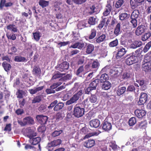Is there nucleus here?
Returning <instances> with one entry per match:
<instances>
[{"mask_svg":"<svg viewBox=\"0 0 151 151\" xmlns=\"http://www.w3.org/2000/svg\"><path fill=\"white\" fill-rule=\"evenodd\" d=\"M29 85V86L33 85L34 82L29 78L24 81Z\"/></svg>","mask_w":151,"mask_h":151,"instance_id":"nucleus-63","label":"nucleus"},{"mask_svg":"<svg viewBox=\"0 0 151 151\" xmlns=\"http://www.w3.org/2000/svg\"><path fill=\"white\" fill-rule=\"evenodd\" d=\"M121 25L119 23H118L114 28V33L116 36H118L121 33Z\"/></svg>","mask_w":151,"mask_h":151,"instance_id":"nucleus-21","label":"nucleus"},{"mask_svg":"<svg viewBox=\"0 0 151 151\" xmlns=\"http://www.w3.org/2000/svg\"><path fill=\"white\" fill-rule=\"evenodd\" d=\"M112 8L111 5L110 4H108L106 6L105 11L103 13V14L104 16H108L111 11Z\"/></svg>","mask_w":151,"mask_h":151,"instance_id":"nucleus-16","label":"nucleus"},{"mask_svg":"<svg viewBox=\"0 0 151 151\" xmlns=\"http://www.w3.org/2000/svg\"><path fill=\"white\" fill-rule=\"evenodd\" d=\"M33 36L35 39L37 41H38L40 39V36L39 32H35L33 33Z\"/></svg>","mask_w":151,"mask_h":151,"instance_id":"nucleus-51","label":"nucleus"},{"mask_svg":"<svg viewBox=\"0 0 151 151\" xmlns=\"http://www.w3.org/2000/svg\"><path fill=\"white\" fill-rule=\"evenodd\" d=\"M151 46V41L148 42L145 46L143 51L145 53L147 52Z\"/></svg>","mask_w":151,"mask_h":151,"instance_id":"nucleus-48","label":"nucleus"},{"mask_svg":"<svg viewBox=\"0 0 151 151\" xmlns=\"http://www.w3.org/2000/svg\"><path fill=\"white\" fill-rule=\"evenodd\" d=\"M23 121L25 125L31 124H32L34 123V121L31 117H27L23 119Z\"/></svg>","mask_w":151,"mask_h":151,"instance_id":"nucleus-20","label":"nucleus"},{"mask_svg":"<svg viewBox=\"0 0 151 151\" xmlns=\"http://www.w3.org/2000/svg\"><path fill=\"white\" fill-rule=\"evenodd\" d=\"M151 34L150 32H147L144 34L142 37V40L143 41H145L151 36Z\"/></svg>","mask_w":151,"mask_h":151,"instance_id":"nucleus-43","label":"nucleus"},{"mask_svg":"<svg viewBox=\"0 0 151 151\" xmlns=\"http://www.w3.org/2000/svg\"><path fill=\"white\" fill-rule=\"evenodd\" d=\"M106 37L105 35L102 34L96 39V41L97 42L99 43L104 41L105 40Z\"/></svg>","mask_w":151,"mask_h":151,"instance_id":"nucleus-44","label":"nucleus"},{"mask_svg":"<svg viewBox=\"0 0 151 151\" xmlns=\"http://www.w3.org/2000/svg\"><path fill=\"white\" fill-rule=\"evenodd\" d=\"M25 91L21 90H19L16 94L17 95L18 98H22L24 96H25Z\"/></svg>","mask_w":151,"mask_h":151,"instance_id":"nucleus-41","label":"nucleus"},{"mask_svg":"<svg viewBox=\"0 0 151 151\" xmlns=\"http://www.w3.org/2000/svg\"><path fill=\"white\" fill-rule=\"evenodd\" d=\"M41 70L40 68L37 67H34L33 70V73L36 75H38L41 74Z\"/></svg>","mask_w":151,"mask_h":151,"instance_id":"nucleus-39","label":"nucleus"},{"mask_svg":"<svg viewBox=\"0 0 151 151\" xmlns=\"http://www.w3.org/2000/svg\"><path fill=\"white\" fill-rule=\"evenodd\" d=\"M36 118L41 124H44L46 123L48 118L47 116L41 115H37Z\"/></svg>","mask_w":151,"mask_h":151,"instance_id":"nucleus-12","label":"nucleus"},{"mask_svg":"<svg viewBox=\"0 0 151 151\" xmlns=\"http://www.w3.org/2000/svg\"><path fill=\"white\" fill-rule=\"evenodd\" d=\"M41 141V138L40 137H37L32 138H31L29 140L30 142L33 145L38 144Z\"/></svg>","mask_w":151,"mask_h":151,"instance_id":"nucleus-22","label":"nucleus"},{"mask_svg":"<svg viewBox=\"0 0 151 151\" xmlns=\"http://www.w3.org/2000/svg\"><path fill=\"white\" fill-rule=\"evenodd\" d=\"M7 29L11 30V31L14 32H17V31L16 27L15 25H9L7 27Z\"/></svg>","mask_w":151,"mask_h":151,"instance_id":"nucleus-45","label":"nucleus"},{"mask_svg":"<svg viewBox=\"0 0 151 151\" xmlns=\"http://www.w3.org/2000/svg\"><path fill=\"white\" fill-rule=\"evenodd\" d=\"M64 104L63 103H59L57 104L54 108L55 111H58L64 107Z\"/></svg>","mask_w":151,"mask_h":151,"instance_id":"nucleus-34","label":"nucleus"},{"mask_svg":"<svg viewBox=\"0 0 151 151\" xmlns=\"http://www.w3.org/2000/svg\"><path fill=\"white\" fill-rule=\"evenodd\" d=\"M142 68L143 71L146 73L151 71V62L142 63Z\"/></svg>","mask_w":151,"mask_h":151,"instance_id":"nucleus-11","label":"nucleus"},{"mask_svg":"<svg viewBox=\"0 0 151 151\" xmlns=\"http://www.w3.org/2000/svg\"><path fill=\"white\" fill-rule=\"evenodd\" d=\"M89 124L91 127L96 128L99 126L100 122L98 119H94L90 121Z\"/></svg>","mask_w":151,"mask_h":151,"instance_id":"nucleus-14","label":"nucleus"},{"mask_svg":"<svg viewBox=\"0 0 151 151\" xmlns=\"http://www.w3.org/2000/svg\"><path fill=\"white\" fill-rule=\"evenodd\" d=\"M2 66L6 71H9L11 68V65L7 63L6 62H4L2 63Z\"/></svg>","mask_w":151,"mask_h":151,"instance_id":"nucleus-37","label":"nucleus"},{"mask_svg":"<svg viewBox=\"0 0 151 151\" xmlns=\"http://www.w3.org/2000/svg\"><path fill=\"white\" fill-rule=\"evenodd\" d=\"M45 91L47 94L53 93L55 92V90L52 89L50 88L46 89Z\"/></svg>","mask_w":151,"mask_h":151,"instance_id":"nucleus-61","label":"nucleus"},{"mask_svg":"<svg viewBox=\"0 0 151 151\" xmlns=\"http://www.w3.org/2000/svg\"><path fill=\"white\" fill-rule=\"evenodd\" d=\"M49 4V2L44 0H40L39 2V4L42 7L47 6Z\"/></svg>","mask_w":151,"mask_h":151,"instance_id":"nucleus-38","label":"nucleus"},{"mask_svg":"<svg viewBox=\"0 0 151 151\" xmlns=\"http://www.w3.org/2000/svg\"><path fill=\"white\" fill-rule=\"evenodd\" d=\"M89 101L91 103H96L98 100V97L95 95H92L88 98Z\"/></svg>","mask_w":151,"mask_h":151,"instance_id":"nucleus-29","label":"nucleus"},{"mask_svg":"<svg viewBox=\"0 0 151 151\" xmlns=\"http://www.w3.org/2000/svg\"><path fill=\"white\" fill-rule=\"evenodd\" d=\"M130 23L133 28H135L137 26V22L136 19H131Z\"/></svg>","mask_w":151,"mask_h":151,"instance_id":"nucleus-52","label":"nucleus"},{"mask_svg":"<svg viewBox=\"0 0 151 151\" xmlns=\"http://www.w3.org/2000/svg\"><path fill=\"white\" fill-rule=\"evenodd\" d=\"M130 3L132 9H134L139 5V3L137 0H130Z\"/></svg>","mask_w":151,"mask_h":151,"instance_id":"nucleus-27","label":"nucleus"},{"mask_svg":"<svg viewBox=\"0 0 151 151\" xmlns=\"http://www.w3.org/2000/svg\"><path fill=\"white\" fill-rule=\"evenodd\" d=\"M136 57L133 54H132L130 55L127 58L126 61V64L128 65H132L136 63Z\"/></svg>","mask_w":151,"mask_h":151,"instance_id":"nucleus-3","label":"nucleus"},{"mask_svg":"<svg viewBox=\"0 0 151 151\" xmlns=\"http://www.w3.org/2000/svg\"><path fill=\"white\" fill-rule=\"evenodd\" d=\"M7 36L8 38L9 39L14 40L16 39V37L15 34H7Z\"/></svg>","mask_w":151,"mask_h":151,"instance_id":"nucleus-57","label":"nucleus"},{"mask_svg":"<svg viewBox=\"0 0 151 151\" xmlns=\"http://www.w3.org/2000/svg\"><path fill=\"white\" fill-rule=\"evenodd\" d=\"M96 19L95 17H91L88 19V23L91 25H94L96 22Z\"/></svg>","mask_w":151,"mask_h":151,"instance_id":"nucleus-35","label":"nucleus"},{"mask_svg":"<svg viewBox=\"0 0 151 151\" xmlns=\"http://www.w3.org/2000/svg\"><path fill=\"white\" fill-rule=\"evenodd\" d=\"M85 113L84 107L76 104L74 108L73 115L76 117L80 118Z\"/></svg>","mask_w":151,"mask_h":151,"instance_id":"nucleus-1","label":"nucleus"},{"mask_svg":"<svg viewBox=\"0 0 151 151\" xmlns=\"http://www.w3.org/2000/svg\"><path fill=\"white\" fill-rule=\"evenodd\" d=\"M140 13L138 10H134L132 12L130 18L131 19H136L139 17Z\"/></svg>","mask_w":151,"mask_h":151,"instance_id":"nucleus-24","label":"nucleus"},{"mask_svg":"<svg viewBox=\"0 0 151 151\" xmlns=\"http://www.w3.org/2000/svg\"><path fill=\"white\" fill-rule=\"evenodd\" d=\"M134 75V73L130 71L126 72L123 73L122 78L124 80H126L132 77Z\"/></svg>","mask_w":151,"mask_h":151,"instance_id":"nucleus-17","label":"nucleus"},{"mask_svg":"<svg viewBox=\"0 0 151 151\" xmlns=\"http://www.w3.org/2000/svg\"><path fill=\"white\" fill-rule=\"evenodd\" d=\"M69 67V63L67 62H63L57 67V70L61 71H65L68 69Z\"/></svg>","mask_w":151,"mask_h":151,"instance_id":"nucleus-4","label":"nucleus"},{"mask_svg":"<svg viewBox=\"0 0 151 151\" xmlns=\"http://www.w3.org/2000/svg\"><path fill=\"white\" fill-rule=\"evenodd\" d=\"M42 95L36 96L32 100V103H35L39 102L42 100Z\"/></svg>","mask_w":151,"mask_h":151,"instance_id":"nucleus-40","label":"nucleus"},{"mask_svg":"<svg viewBox=\"0 0 151 151\" xmlns=\"http://www.w3.org/2000/svg\"><path fill=\"white\" fill-rule=\"evenodd\" d=\"M55 118L58 121L62 119H63V117L62 114L59 112L57 113L56 114Z\"/></svg>","mask_w":151,"mask_h":151,"instance_id":"nucleus-59","label":"nucleus"},{"mask_svg":"<svg viewBox=\"0 0 151 151\" xmlns=\"http://www.w3.org/2000/svg\"><path fill=\"white\" fill-rule=\"evenodd\" d=\"M150 56L147 55H145V56L143 61L142 63H146V62H151L150 61Z\"/></svg>","mask_w":151,"mask_h":151,"instance_id":"nucleus-55","label":"nucleus"},{"mask_svg":"<svg viewBox=\"0 0 151 151\" xmlns=\"http://www.w3.org/2000/svg\"><path fill=\"white\" fill-rule=\"evenodd\" d=\"M96 29L95 28L92 29L91 31V34L89 37V39L91 40L94 38L96 36Z\"/></svg>","mask_w":151,"mask_h":151,"instance_id":"nucleus-36","label":"nucleus"},{"mask_svg":"<svg viewBox=\"0 0 151 151\" xmlns=\"http://www.w3.org/2000/svg\"><path fill=\"white\" fill-rule=\"evenodd\" d=\"M99 79H95L90 84L89 86L92 88L93 89L95 90L96 89V87L99 84Z\"/></svg>","mask_w":151,"mask_h":151,"instance_id":"nucleus-26","label":"nucleus"},{"mask_svg":"<svg viewBox=\"0 0 151 151\" xmlns=\"http://www.w3.org/2000/svg\"><path fill=\"white\" fill-rule=\"evenodd\" d=\"M136 122V118L134 117H132L130 119L129 121V125L130 126H132L135 124Z\"/></svg>","mask_w":151,"mask_h":151,"instance_id":"nucleus-46","label":"nucleus"},{"mask_svg":"<svg viewBox=\"0 0 151 151\" xmlns=\"http://www.w3.org/2000/svg\"><path fill=\"white\" fill-rule=\"evenodd\" d=\"M62 132V131L60 130L58 131H55L52 134V136L53 137H55L59 135Z\"/></svg>","mask_w":151,"mask_h":151,"instance_id":"nucleus-53","label":"nucleus"},{"mask_svg":"<svg viewBox=\"0 0 151 151\" xmlns=\"http://www.w3.org/2000/svg\"><path fill=\"white\" fill-rule=\"evenodd\" d=\"M58 101L57 100H55L54 101L52 102L50 104V106L48 107L49 109H51L53 107L55 106L58 103Z\"/></svg>","mask_w":151,"mask_h":151,"instance_id":"nucleus-62","label":"nucleus"},{"mask_svg":"<svg viewBox=\"0 0 151 151\" xmlns=\"http://www.w3.org/2000/svg\"><path fill=\"white\" fill-rule=\"evenodd\" d=\"M118 43V40L116 39L111 42L109 44V45L110 47H113L117 45Z\"/></svg>","mask_w":151,"mask_h":151,"instance_id":"nucleus-49","label":"nucleus"},{"mask_svg":"<svg viewBox=\"0 0 151 151\" xmlns=\"http://www.w3.org/2000/svg\"><path fill=\"white\" fill-rule=\"evenodd\" d=\"M25 148L26 149L32 150L35 151H37L39 149L41 150L40 145L39 144H38V146L37 147H32L30 145L27 144L25 146Z\"/></svg>","mask_w":151,"mask_h":151,"instance_id":"nucleus-25","label":"nucleus"},{"mask_svg":"<svg viewBox=\"0 0 151 151\" xmlns=\"http://www.w3.org/2000/svg\"><path fill=\"white\" fill-rule=\"evenodd\" d=\"M86 24L84 21H81L78 23L77 25V27L79 29H81L86 27Z\"/></svg>","mask_w":151,"mask_h":151,"instance_id":"nucleus-47","label":"nucleus"},{"mask_svg":"<svg viewBox=\"0 0 151 151\" xmlns=\"http://www.w3.org/2000/svg\"><path fill=\"white\" fill-rule=\"evenodd\" d=\"M110 68L109 65H107L102 69L101 71L102 72H108L110 70Z\"/></svg>","mask_w":151,"mask_h":151,"instance_id":"nucleus-60","label":"nucleus"},{"mask_svg":"<svg viewBox=\"0 0 151 151\" xmlns=\"http://www.w3.org/2000/svg\"><path fill=\"white\" fill-rule=\"evenodd\" d=\"M84 44L83 42H78L72 45L70 47L74 48H78L80 49H82L84 46Z\"/></svg>","mask_w":151,"mask_h":151,"instance_id":"nucleus-18","label":"nucleus"},{"mask_svg":"<svg viewBox=\"0 0 151 151\" xmlns=\"http://www.w3.org/2000/svg\"><path fill=\"white\" fill-rule=\"evenodd\" d=\"M102 128L105 131H108L111 129L112 128V125L111 123L107 121L106 119L102 124Z\"/></svg>","mask_w":151,"mask_h":151,"instance_id":"nucleus-6","label":"nucleus"},{"mask_svg":"<svg viewBox=\"0 0 151 151\" xmlns=\"http://www.w3.org/2000/svg\"><path fill=\"white\" fill-rule=\"evenodd\" d=\"M100 64L97 60L94 61L91 64L92 68L95 70H97Z\"/></svg>","mask_w":151,"mask_h":151,"instance_id":"nucleus-32","label":"nucleus"},{"mask_svg":"<svg viewBox=\"0 0 151 151\" xmlns=\"http://www.w3.org/2000/svg\"><path fill=\"white\" fill-rule=\"evenodd\" d=\"M134 114L139 118H142L145 116L146 111L143 109H137L135 111Z\"/></svg>","mask_w":151,"mask_h":151,"instance_id":"nucleus-5","label":"nucleus"},{"mask_svg":"<svg viewBox=\"0 0 151 151\" xmlns=\"http://www.w3.org/2000/svg\"><path fill=\"white\" fill-rule=\"evenodd\" d=\"M146 29V27L144 25L139 26L135 31V33L137 35L139 36L144 33Z\"/></svg>","mask_w":151,"mask_h":151,"instance_id":"nucleus-10","label":"nucleus"},{"mask_svg":"<svg viewBox=\"0 0 151 151\" xmlns=\"http://www.w3.org/2000/svg\"><path fill=\"white\" fill-rule=\"evenodd\" d=\"M95 143V142L94 140L89 139L85 142L84 146L87 148H89L94 146Z\"/></svg>","mask_w":151,"mask_h":151,"instance_id":"nucleus-13","label":"nucleus"},{"mask_svg":"<svg viewBox=\"0 0 151 151\" xmlns=\"http://www.w3.org/2000/svg\"><path fill=\"white\" fill-rule=\"evenodd\" d=\"M127 50L123 47L119 48L118 50L117 53L116 55L117 59H120L125 54Z\"/></svg>","mask_w":151,"mask_h":151,"instance_id":"nucleus-9","label":"nucleus"},{"mask_svg":"<svg viewBox=\"0 0 151 151\" xmlns=\"http://www.w3.org/2000/svg\"><path fill=\"white\" fill-rule=\"evenodd\" d=\"M111 86V83L108 81H106L104 82L102 86V88L103 89L105 90H107L109 89Z\"/></svg>","mask_w":151,"mask_h":151,"instance_id":"nucleus-28","label":"nucleus"},{"mask_svg":"<svg viewBox=\"0 0 151 151\" xmlns=\"http://www.w3.org/2000/svg\"><path fill=\"white\" fill-rule=\"evenodd\" d=\"M126 88L125 86H123L119 88L116 91L117 95L120 96L123 94L126 91Z\"/></svg>","mask_w":151,"mask_h":151,"instance_id":"nucleus-30","label":"nucleus"},{"mask_svg":"<svg viewBox=\"0 0 151 151\" xmlns=\"http://www.w3.org/2000/svg\"><path fill=\"white\" fill-rule=\"evenodd\" d=\"M6 4V0H1L0 3V9H2L4 7H5Z\"/></svg>","mask_w":151,"mask_h":151,"instance_id":"nucleus-58","label":"nucleus"},{"mask_svg":"<svg viewBox=\"0 0 151 151\" xmlns=\"http://www.w3.org/2000/svg\"><path fill=\"white\" fill-rule=\"evenodd\" d=\"M83 93V92L82 90H81L78 91L77 93L73 95L71 98L73 103H76V102Z\"/></svg>","mask_w":151,"mask_h":151,"instance_id":"nucleus-15","label":"nucleus"},{"mask_svg":"<svg viewBox=\"0 0 151 151\" xmlns=\"http://www.w3.org/2000/svg\"><path fill=\"white\" fill-rule=\"evenodd\" d=\"M61 143V140L60 139L55 140L53 141L48 143L46 147V148L48 151H52L53 150V147L57 146Z\"/></svg>","mask_w":151,"mask_h":151,"instance_id":"nucleus-2","label":"nucleus"},{"mask_svg":"<svg viewBox=\"0 0 151 151\" xmlns=\"http://www.w3.org/2000/svg\"><path fill=\"white\" fill-rule=\"evenodd\" d=\"M86 52L87 54H90L94 50V47L92 44H87L86 47Z\"/></svg>","mask_w":151,"mask_h":151,"instance_id":"nucleus-19","label":"nucleus"},{"mask_svg":"<svg viewBox=\"0 0 151 151\" xmlns=\"http://www.w3.org/2000/svg\"><path fill=\"white\" fill-rule=\"evenodd\" d=\"M46 109V106L44 105H41L39 107L38 110L41 112H44Z\"/></svg>","mask_w":151,"mask_h":151,"instance_id":"nucleus-64","label":"nucleus"},{"mask_svg":"<svg viewBox=\"0 0 151 151\" xmlns=\"http://www.w3.org/2000/svg\"><path fill=\"white\" fill-rule=\"evenodd\" d=\"M17 51L16 48L14 46L11 47L10 50H9V53L10 54H12L15 53Z\"/></svg>","mask_w":151,"mask_h":151,"instance_id":"nucleus-56","label":"nucleus"},{"mask_svg":"<svg viewBox=\"0 0 151 151\" xmlns=\"http://www.w3.org/2000/svg\"><path fill=\"white\" fill-rule=\"evenodd\" d=\"M24 134L25 136L27 137L30 139L33 137L36 136L37 134L32 129H28L25 130Z\"/></svg>","mask_w":151,"mask_h":151,"instance_id":"nucleus-7","label":"nucleus"},{"mask_svg":"<svg viewBox=\"0 0 151 151\" xmlns=\"http://www.w3.org/2000/svg\"><path fill=\"white\" fill-rule=\"evenodd\" d=\"M147 94L145 93H141L138 102V104L140 105L144 104L147 101Z\"/></svg>","mask_w":151,"mask_h":151,"instance_id":"nucleus-8","label":"nucleus"},{"mask_svg":"<svg viewBox=\"0 0 151 151\" xmlns=\"http://www.w3.org/2000/svg\"><path fill=\"white\" fill-rule=\"evenodd\" d=\"M142 44V42L140 41H135L134 42L130 45L132 48L136 49L137 47H140Z\"/></svg>","mask_w":151,"mask_h":151,"instance_id":"nucleus-23","label":"nucleus"},{"mask_svg":"<svg viewBox=\"0 0 151 151\" xmlns=\"http://www.w3.org/2000/svg\"><path fill=\"white\" fill-rule=\"evenodd\" d=\"M124 2V0H119L116 3L115 5L116 7L118 8H119L123 5Z\"/></svg>","mask_w":151,"mask_h":151,"instance_id":"nucleus-50","label":"nucleus"},{"mask_svg":"<svg viewBox=\"0 0 151 151\" xmlns=\"http://www.w3.org/2000/svg\"><path fill=\"white\" fill-rule=\"evenodd\" d=\"M62 84V83L59 82L54 83L52 85L50 86V88L51 89L54 90L57 88L60 85Z\"/></svg>","mask_w":151,"mask_h":151,"instance_id":"nucleus-54","label":"nucleus"},{"mask_svg":"<svg viewBox=\"0 0 151 151\" xmlns=\"http://www.w3.org/2000/svg\"><path fill=\"white\" fill-rule=\"evenodd\" d=\"M129 16V14L128 15L127 13H124L120 14L119 17L121 20H124L128 19Z\"/></svg>","mask_w":151,"mask_h":151,"instance_id":"nucleus-31","label":"nucleus"},{"mask_svg":"<svg viewBox=\"0 0 151 151\" xmlns=\"http://www.w3.org/2000/svg\"><path fill=\"white\" fill-rule=\"evenodd\" d=\"M26 60V58L24 57L17 56L15 57L14 61L17 62H23Z\"/></svg>","mask_w":151,"mask_h":151,"instance_id":"nucleus-42","label":"nucleus"},{"mask_svg":"<svg viewBox=\"0 0 151 151\" xmlns=\"http://www.w3.org/2000/svg\"><path fill=\"white\" fill-rule=\"evenodd\" d=\"M108 79L109 76L106 73H104L101 75L99 80L101 83H102L106 81V80Z\"/></svg>","mask_w":151,"mask_h":151,"instance_id":"nucleus-33","label":"nucleus"}]
</instances>
